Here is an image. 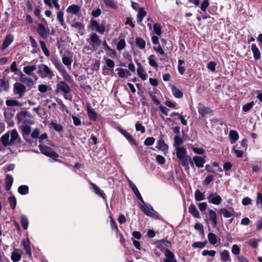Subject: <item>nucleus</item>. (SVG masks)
Instances as JSON below:
<instances>
[{
    "label": "nucleus",
    "instance_id": "obj_15",
    "mask_svg": "<svg viewBox=\"0 0 262 262\" xmlns=\"http://www.w3.org/2000/svg\"><path fill=\"white\" fill-rule=\"evenodd\" d=\"M193 162L195 164V166L198 168H202L204 166V164L206 162L205 158L199 157L194 156L193 158Z\"/></svg>",
    "mask_w": 262,
    "mask_h": 262
},
{
    "label": "nucleus",
    "instance_id": "obj_53",
    "mask_svg": "<svg viewBox=\"0 0 262 262\" xmlns=\"http://www.w3.org/2000/svg\"><path fill=\"white\" fill-rule=\"evenodd\" d=\"M153 29L154 33L156 34L157 35L160 36L162 34L161 27L160 24H155L153 26Z\"/></svg>",
    "mask_w": 262,
    "mask_h": 262
},
{
    "label": "nucleus",
    "instance_id": "obj_19",
    "mask_svg": "<svg viewBox=\"0 0 262 262\" xmlns=\"http://www.w3.org/2000/svg\"><path fill=\"white\" fill-rule=\"evenodd\" d=\"M80 10V8L79 6L73 4L68 7L67 9V12L68 13L77 15L79 12Z\"/></svg>",
    "mask_w": 262,
    "mask_h": 262
},
{
    "label": "nucleus",
    "instance_id": "obj_22",
    "mask_svg": "<svg viewBox=\"0 0 262 262\" xmlns=\"http://www.w3.org/2000/svg\"><path fill=\"white\" fill-rule=\"evenodd\" d=\"M9 137L10 136L8 133H6L1 137L0 141L4 147L12 145L11 140H9Z\"/></svg>",
    "mask_w": 262,
    "mask_h": 262
},
{
    "label": "nucleus",
    "instance_id": "obj_28",
    "mask_svg": "<svg viewBox=\"0 0 262 262\" xmlns=\"http://www.w3.org/2000/svg\"><path fill=\"white\" fill-rule=\"evenodd\" d=\"M229 137L230 139V142L231 144L234 143L239 138V135L238 133L234 130H231L230 131Z\"/></svg>",
    "mask_w": 262,
    "mask_h": 262
},
{
    "label": "nucleus",
    "instance_id": "obj_52",
    "mask_svg": "<svg viewBox=\"0 0 262 262\" xmlns=\"http://www.w3.org/2000/svg\"><path fill=\"white\" fill-rule=\"evenodd\" d=\"M21 224L24 229L26 230L28 227V220L27 216L25 215H23L21 216Z\"/></svg>",
    "mask_w": 262,
    "mask_h": 262
},
{
    "label": "nucleus",
    "instance_id": "obj_13",
    "mask_svg": "<svg viewBox=\"0 0 262 262\" xmlns=\"http://www.w3.org/2000/svg\"><path fill=\"white\" fill-rule=\"evenodd\" d=\"M137 64L138 66L137 69L138 75L142 80H145L147 78V75L144 73L145 71L144 68L142 67L141 63L139 62H137Z\"/></svg>",
    "mask_w": 262,
    "mask_h": 262
},
{
    "label": "nucleus",
    "instance_id": "obj_27",
    "mask_svg": "<svg viewBox=\"0 0 262 262\" xmlns=\"http://www.w3.org/2000/svg\"><path fill=\"white\" fill-rule=\"evenodd\" d=\"M118 72V75L120 78L127 77L130 75V73L127 69H124L122 68H118L116 69Z\"/></svg>",
    "mask_w": 262,
    "mask_h": 262
},
{
    "label": "nucleus",
    "instance_id": "obj_23",
    "mask_svg": "<svg viewBox=\"0 0 262 262\" xmlns=\"http://www.w3.org/2000/svg\"><path fill=\"white\" fill-rule=\"evenodd\" d=\"M72 27L77 29L78 33L81 35H83L84 34V26L83 24L79 22H76L72 24Z\"/></svg>",
    "mask_w": 262,
    "mask_h": 262
},
{
    "label": "nucleus",
    "instance_id": "obj_54",
    "mask_svg": "<svg viewBox=\"0 0 262 262\" xmlns=\"http://www.w3.org/2000/svg\"><path fill=\"white\" fill-rule=\"evenodd\" d=\"M103 3L108 7L113 9H117V5L116 3L113 0H103Z\"/></svg>",
    "mask_w": 262,
    "mask_h": 262
},
{
    "label": "nucleus",
    "instance_id": "obj_17",
    "mask_svg": "<svg viewBox=\"0 0 262 262\" xmlns=\"http://www.w3.org/2000/svg\"><path fill=\"white\" fill-rule=\"evenodd\" d=\"M176 156L179 160H182L185 158L187 151L186 149L184 147H180L176 148Z\"/></svg>",
    "mask_w": 262,
    "mask_h": 262
},
{
    "label": "nucleus",
    "instance_id": "obj_16",
    "mask_svg": "<svg viewBox=\"0 0 262 262\" xmlns=\"http://www.w3.org/2000/svg\"><path fill=\"white\" fill-rule=\"evenodd\" d=\"M198 112L202 117H203L206 114L211 113L212 110L210 108L205 106L203 104L199 103Z\"/></svg>",
    "mask_w": 262,
    "mask_h": 262
},
{
    "label": "nucleus",
    "instance_id": "obj_29",
    "mask_svg": "<svg viewBox=\"0 0 262 262\" xmlns=\"http://www.w3.org/2000/svg\"><path fill=\"white\" fill-rule=\"evenodd\" d=\"M251 50L253 54L254 58L255 60L259 59L260 58V53L255 44L253 43L252 45Z\"/></svg>",
    "mask_w": 262,
    "mask_h": 262
},
{
    "label": "nucleus",
    "instance_id": "obj_32",
    "mask_svg": "<svg viewBox=\"0 0 262 262\" xmlns=\"http://www.w3.org/2000/svg\"><path fill=\"white\" fill-rule=\"evenodd\" d=\"M13 40V35L9 34L6 36L3 43V49L7 48L12 42Z\"/></svg>",
    "mask_w": 262,
    "mask_h": 262
},
{
    "label": "nucleus",
    "instance_id": "obj_8",
    "mask_svg": "<svg viewBox=\"0 0 262 262\" xmlns=\"http://www.w3.org/2000/svg\"><path fill=\"white\" fill-rule=\"evenodd\" d=\"M140 208L143 212L147 216L151 217L156 218L157 217L156 214L153 212V208L150 205H140Z\"/></svg>",
    "mask_w": 262,
    "mask_h": 262
},
{
    "label": "nucleus",
    "instance_id": "obj_36",
    "mask_svg": "<svg viewBox=\"0 0 262 262\" xmlns=\"http://www.w3.org/2000/svg\"><path fill=\"white\" fill-rule=\"evenodd\" d=\"M52 62L55 66V67L58 69V70L60 72L65 68L61 64V62L59 60L56 58H53L51 59Z\"/></svg>",
    "mask_w": 262,
    "mask_h": 262
},
{
    "label": "nucleus",
    "instance_id": "obj_14",
    "mask_svg": "<svg viewBox=\"0 0 262 262\" xmlns=\"http://www.w3.org/2000/svg\"><path fill=\"white\" fill-rule=\"evenodd\" d=\"M213 195V193H211L208 196L209 202L216 205L220 204L222 201V198L219 195L212 197Z\"/></svg>",
    "mask_w": 262,
    "mask_h": 262
},
{
    "label": "nucleus",
    "instance_id": "obj_21",
    "mask_svg": "<svg viewBox=\"0 0 262 262\" xmlns=\"http://www.w3.org/2000/svg\"><path fill=\"white\" fill-rule=\"evenodd\" d=\"M13 183V178L10 174H7L6 175L5 179V189L7 191L10 190L11 186Z\"/></svg>",
    "mask_w": 262,
    "mask_h": 262
},
{
    "label": "nucleus",
    "instance_id": "obj_26",
    "mask_svg": "<svg viewBox=\"0 0 262 262\" xmlns=\"http://www.w3.org/2000/svg\"><path fill=\"white\" fill-rule=\"evenodd\" d=\"M189 212L194 217L199 218L200 217V213L194 204L191 203L188 208Z\"/></svg>",
    "mask_w": 262,
    "mask_h": 262
},
{
    "label": "nucleus",
    "instance_id": "obj_55",
    "mask_svg": "<svg viewBox=\"0 0 262 262\" xmlns=\"http://www.w3.org/2000/svg\"><path fill=\"white\" fill-rule=\"evenodd\" d=\"M207 243V241H205L203 242H194V243L192 244V246L193 248H199L202 249L205 247Z\"/></svg>",
    "mask_w": 262,
    "mask_h": 262
},
{
    "label": "nucleus",
    "instance_id": "obj_24",
    "mask_svg": "<svg viewBox=\"0 0 262 262\" xmlns=\"http://www.w3.org/2000/svg\"><path fill=\"white\" fill-rule=\"evenodd\" d=\"M156 148L159 150L165 151H167L168 146L165 143L164 140L161 138L158 141Z\"/></svg>",
    "mask_w": 262,
    "mask_h": 262
},
{
    "label": "nucleus",
    "instance_id": "obj_7",
    "mask_svg": "<svg viewBox=\"0 0 262 262\" xmlns=\"http://www.w3.org/2000/svg\"><path fill=\"white\" fill-rule=\"evenodd\" d=\"M37 31L40 37L45 39L49 35L50 30L46 28L43 24H39L37 26Z\"/></svg>",
    "mask_w": 262,
    "mask_h": 262
},
{
    "label": "nucleus",
    "instance_id": "obj_20",
    "mask_svg": "<svg viewBox=\"0 0 262 262\" xmlns=\"http://www.w3.org/2000/svg\"><path fill=\"white\" fill-rule=\"evenodd\" d=\"M88 116L90 120L95 121L97 119V114L94 110L92 108L90 104L86 105Z\"/></svg>",
    "mask_w": 262,
    "mask_h": 262
},
{
    "label": "nucleus",
    "instance_id": "obj_63",
    "mask_svg": "<svg viewBox=\"0 0 262 262\" xmlns=\"http://www.w3.org/2000/svg\"><path fill=\"white\" fill-rule=\"evenodd\" d=\"M254 103L253 101H251L244 105L243 107V111L244 112H247L253 106Z\"/></svg>",
    "mask_w": 262,
    "mask_h": 262
},
{
    "label": "nucleus",
    "instance_id": "obj_58",
    "mask_svg": "<svg viewBox=\"0 0 262 262\" xmlns=\"http://www.w3.org/2000/svg\"><path fill=\"white\" fill-rule=\"evenodd\" d=\"M51 126L54 130H55L56 131H57L59 133L61 132L63 130V127L60 124L52 122Z\"/></svg>",
    "mask_w": 262,
    "mask_h": 262
},
{
    "label": "nucleus",
    "instance_id": "obj_49",
    "mask_svg": "<svg viewBox=\"0 0 262 262\" xmlns=\"http://www.w3.org/2000/svg\"><path fill=\"white\" fill-rule=\"evenodd\" d=\"M39 43L45 55L47 57L49 56L50 55V52L48 50L45 42L42 40H40Z\"/></svg>",
    "mask_w": 262,
    "mask_h": 262
},
{
    "label": "nucleus",
    "instance_id": "obj_50",
    "mask_svg": "<svg viewBox=\"0 0 262 262\" xmlns=\"http://www.w3.org/2000/svg\"><path fill=\"white\" fill-rule=\"evenodd\" d=\"M0 91H7L9 89V84L4 79L0 80Z\"/></svg>",
    "mask_w": 262,
    "mask_h": 262
},
{
    "label": "nucleus",
    "instance_id": "obj_41",
    "mask_svg": "<svg viewBox=\"0 0 262 262\" xmlns=\"http://www.w3.org/2000/svg\"><path fill=\"white\" fill-rule=\"evenodd\" d=\"M136 45L140 49H144L145 48L146 42L141 37H137L136 38Z\"/></svg>",
    "mask_w": 262,
    "mask_h": 262
},
{
    "label": "nucleus",
    "instance_id": "obj_42",
    "mask_svg": "<svg viewBox=\"0 0 262 262\" xmlns=\"http://www.w3.org/2000/svg\"><path fill=\"white\" fill-rule=\"evenodd\" d=\"M91 41L93 43H94L97 46L100 45L101 42L99 36L95 33L91 34Z\"/></svg>",
    "mask_w": 262,
    "mask_h": 262
},
{
    "label": "nucleus",
    "instance_id": "obj_25",
    "mask_svg": "<svg viewBox=\"0 0 262 262\" xmlns=\"http://www.w3.org/2000/svg\"><path fill=\"white\" fill-rule=\"evenodd\" d=\"M229 210H228L226 208H224L221 209L220 212L225 217L228 218L232 216L234 212L233 209L232 208H230Z\"/></svg>",
    "mask_w": 262,
    "mask_h": 262
},
{
    "label": "nucleus",
    "instance_id": "obj_48",
    "mask_svg": "<svg viewBox=\"0 0 262 262\" xmlns=\"http://www.w3.org/2000/svg\"><path fill=\"white\" fill-rule=\"evenodd\" d=\"M194 198L196 201H202L204 199V194L198 189L194 192Z\"/></svg>",
    "mask_w": 262,
    "mask_h": 262
},
{
    "label": "nucleus",
    "instance_id": "obj_34",
    "mask_svg": "<svg viewBox=\"0 0 262 262\" xmlns=\"http://www.w3.org/2000/svg\"><path fill=\"white\" fill-rule=\"evenodd\" d=\"M18 251H19V249H15L14 251L12 252L11 259L13 262H18L21 259V254L17 252Z\"/></svg>",
    "mask_w": 262,
    "mask_h": 262
},
{
    "label": "nucleus",
    "instance_id": "obj_43",
    "mask_svg": "<svg viewBox=\"0 0 262 262\" xmlns=\"http://www.w3.org/2000/svg\"><path fill=\"white\" fill-rule=\"evenodd\" d=\"M208 238L210 244L214 245L217 243V236L214 233L209 232L208 234Z\"/></svg>",
    "mask_w": 262,
    "mask_h": 262
},
{
    "label": "nucleus",
    "instance_id": "obj_18",
    "mask_svg": "<svg viewBox=\"0 0 262 262\" xmlns=\"http://www.w3.org/2000/svg\"><path fill=\"white\" fill-rule=\"evenodd\" d=\"M10 140L12 144L15 142L20 143L21 142L18 132L15 129H12L11 132Z\"/></svg>",
    "mask_w": 262,
    "mask_h": 262
},
{
    "label": "nucleus",
    "instance_id": "obj_45",
    "mask_svg": "<svg viewBox=\"0 0 262 262\" xmlns=\"http://www.w3.org/2000/svg\"><path fill=\"white\" fill-rule=\"evenodd\" d=\"M183 140L179 136H176L174 137V144L173 146L175 148L180 147V146L183 143Z\"/></svg>",
    "mask_w": 262,
    "mask_h": 262
},
{
    "label": "nucleus",
    "instance_id": "obj_10",
    "mask_svg": "<svg viewBox=\"0 0 262 262\" xmlns=\"http://www.w3.org/2000/svg\"><path fill=\"white\" fill-rule=\"evenodd\" d=\"M119 132L124 136L130 143H132L136 146H138L137 142L130 134L122 128H120Z\"/></svg>",
    "mask_w": 262,
    "mask_h": 262
},
{
    "label": "nucleus",
    "instance_id": "obj_46",
    "mask_svg": "<svg viewBox=\"0 0 262 262\" xmlns=\"http://www.w3.org/2000/svg\"><path fill=\"white\" fill-rule=\"evenodd\" d=\"M63 77V78L66 81L71 82L73 81V79L71 76L69 74L66 70L64 69L60 72Z\"/></svg>",
    "mask_w": 262,
    "mask_h": 262
},
{
    "label": "nucleus",
    "instance_id": "obj_44",
    "mask_svg": "<svg viewBox=\"0 0 262 262\" xmlns=\"http://www.w3.org/2000/svg\"><path fill=\"white\" fill-rule=\"evenodd\" d=\"M171 90L173 96L178 98H180L183 96V93L181 91L178 89L176 86L172 85Z\"/></svg>",
    "mask_w": 262,
    "mask_h": 262
},
{
    "label": "nucleus",
    "instance_id": "obj_6",
    "mask_svg": "<svg viewBox=\"0 0 262 262\" xmlns=\"http://www.w3.org/2000/svg\"><path fill=\"white\" fill-rule=\"evenodd\" d=\"M156 245L157 248L164 252L166 249H168L167 248H169L171 246V243L166 239L157 241L156 242Z\"/></svg>",
    "mask_w": 262,
    "mask_h": 262
},
{
    "label": "nucleus",
    "instance_id": "obj_39",
    "mask_svg": "<svg viewBox=\"0 0 262 262\" xmlns=\"http://www.w3.org/2000/svg\"><path fill=\"white\" fill-rule=\"evenodd\" d=\"M90 185L96 194L98 195L100 197L104 198L103 191L100 190L96 184L90 182Z\"/></svg>",
    "mask_w": 262,
    "mask_h": 262
},
{
    "label": "nucleus",
    "instance_id": "obj_59",
    "mask_svg": "<svg viewBox=\"0 0 262 262\" xmlns=\"http://www.w3.org/2000/svg\"><path fill=\"white\" fill-rule=\"evenodd\" d=\"M136 130L137 131H140L141 133L143 134L145 132V128L142 125L139 121L137 122L135 125Z\"/></svg>",
    "mask_w": 262,
    "mask_h": 262
},
{
    "label": "nucleus",
    "instance_id": "obj_1",
    "mask_svg": "<svg viewBox=\"0 0 262 262\" xmlns=\"http://www.w3.org/2000/svg\"><path fill=\"white\" fill-rule=\"evenodd\" d=\"M37 73L42 78L48 77L49 79H52L54 76L53 72L50 68L44 64H41L38 66Z\"/></svg>",
    "mask_w": 262,
    "mask_h": 262
},
{
    "label": "nucleus",
    "instance_id": "obj_35",
    "mask_svg": "<svg viewBox=\"0 0 262 262\" xmlns=\"http://www.w3.org/2000/svg\"><path fill=\"white\" fill-rule=\"evenodd\" d=\"M64 12L62 11L59 10L57 13V19L59 21L61 26L66 28V23L64 19Z\"/></svg>",
    "mask_w": 262,
    "mask_h": 262
},
{
    "label": "nucleus",
    "instance_id": "obj_5",
    "mask_svg": "<svg viewBox=\"0 0 262 262\" xmlns=\"http://www.w3.org/2000/svg\"><path fill=\"white\" fill-rule=\"evenodd\" d=\"M91 28L93 30H95L97 32L103 34L105 31V27L104 25H100L98 21L92 19L90 21Z\"/></svg>",
    "mask_w": 262,
    "mask_h": 262
},
{
    "label": "nucleus",
    "instance_id": "obj_56",
    "mask_svg": "<svg viewBox=\"0 0 262 262\" xmlns=\"http://www.w3.org/2000/svg\"><path fill=\"white\" fill-rule=\"evenodd\" d=\"M194 229L198 230L201 234L204 236V227L202 224L196 223L194 225Z\"/></svg>",
    "mask_w": 262,
    "mask_h": 262
},
{
    "label": "nucleus",
    "instance_id": "obj_57",
    "mask_svg": "<svg viewBox=\"0 0 262 262\" xmlns=\"http://www.w3.org/2000/svg\"><path fill=\"white\" fill-rule=\"evenodd\" d=\"M126 45L125 40L124 39H121L117 45V49L119 51L123 50Z\"/></svg>",
    "mask_w": 262,
    "mask_h": 262
},
{
    "label": "nucleus",
    "instance_id": "obj_33",
    "mask_svg": "<svg viewBox=\"0 0 262 262\" xmlns=\"http://www.w3.org/2000/svg\"><path fill=\"white\" fill-rule=\"evenodd\" d=\"M181 165L185 167V169H189V163H190L192 166H193V162L191 160V158L187 157L185 159L181 160Z\"/></svg>",
    "mask_w": 262,
    "mask_h": 262
},
{
    "label": "nucleus",
    "instance_id": "obj_51",
    "mask_svg": "<svg viewBox=\"0 0 262 262\" xmlns=\"http://www.w3.org/2000/svg\"><path fill=\"white\" fill-rule=\"evenodd\" d=\"M154 55H151L148 57V62L150 66L157 69L158 67V64L154 58Z\"/></svg>",
    "mask_w": 262,
    "mask_h": 262
},
{
    "label": "nucleus",
    "instance_id": "obj_4",
    "mask_svg": "<svg viewBox=\"0 0 262 262\" xmlns=\"http://www.w3.org/2000/svg\"><path fill=\"white\" fill-rule=\"evenodd\" d=\"M56 86V93L62 92L64 94H69L72 91L70 87L63 81H60Z\"/></svg>",
    "mask_w": 262,
    "mask_h": 262
},
{
    "label": "nucleus",
    "instance_id": "obj_64",
    "mask_svg": "<svg viewBox=\"0 0 262 262\" xmlns=\"http://www.w3.org/2000/svg\"><path fill=\"white\" fill-rule=\"evenodd\" d=\"M63 63L67 66H71L73 61L72 59L70 57L64 56L62 58Z\"/></svg>",
    "mask_w": 262,
    "mask_h": 262
},
{
    "label": "nucleus",
    "instance_id": "obj_31",
    "mask_svg": "<svg viewBox=\"0 0 262 262\" xmlns=\"http://www.w3.org/2000/svg\"><path fill=\"white\" fill-rule=\"evenodd\" d=\"M36 69V65L28 66H26L23 69L24 72L29 76H32V72Z\"/></svg>",
    "mask_w": 262,
    "mask_h": 262
},
{
    "label": "nucleus",
    "instance_id": "obj_47",
    "mask_svg": "<svg viewBox=\"0 0 262 262\" xmlns=\"http://www.w3.org/2000/svg\"><path fill=\"white\" fill-rule=\"evenodd\" d=\"M18 192L21 195H25L29 193V187L27 185H21L18 188Z\"/></svg>",
    "mask_w": 262,
    "mask_h": 262
},
{
    "label": "nucleus",
    "instance_id": "obj_38",
    "mask_svg": "<svg viewBox=\"0 0 262 262\" xmlns=\"http://www.w3.org/2000/svg\"><path fill=\"white\" fill-rule=\"evenodd\" d=\"M6 104L8 106H22L23 105V103L13 99L7 100L6 101Z\"/></svg>",
    "mask_w": 262,
    "mask_h": 262
},
{
    "label": "nucleus",
    "instance_id": "obj_37",
    "mask_svg": "<svg viewBox=\"0 0 262 262\" xmlns=\"http://www.w3.org/2000/svg\"><path fill=\"white\" fill-rule=\"evenodd\" d=\"M147 13L144 10V8H140L139 9V12L137 14V21L140 23H141L143 19V18L146 15Z\"/></svg>",
    "mask_w": 262,
    "mask_h": 262
},
{
    "label": "nucleus",
    "instance_id": "obj_2",
    "mask_svg": "<svg viewBox=\"0 0 262 262\" xmlns=\"http://www.w3.org/2000/svg\"><path fill=\"white\" fill-rule=\"evenodd\" d=\"M13 92L14 95H18L19 98H22L26 92V86L20 82H16L13 85Z\"/></svg>",
    "mask_w": 262,
    "mask_h": 262
},
{
    "label": "nucleus",
    "instance_id": "obj_40",
    "mask_svg": "<svg viewBox=\"0 0 262 262\" xmlns=\"http://www.w3.org/2000/svg\"><path fill=\"white\" fill-rule=\"evenodd\" d=\"M209 215L210 220L212 221L214 226L216 227L217 224V217H216V213L213 210L209 209Z\"/></svg>",
    "mask_w": 262,
    "mask_h": 262
},
{
    "label": "nucleus",
    "instance_id": "obj_3",
    "mask_svg": "<svg viewBox=\"0 0 262 262\" xmlns=\"http://www.w3.org/2000/svg\"><path fill=\"white\" fill-rule=\"evenodd\" d=\"M39 147L41 152L48 157L52 158H57L59 157V155L54 151L53 149L49 146L40 144Z\"/></svg>",
    "mask_w": 262,
    "mask_h": 262
},
{
    "label": "nucleus",
    "instance_id": "obj_62",
    "mask_svg": "<svg viewBox=\"0 0 262 262\" xmlns=\"http://www.w3.org/2000/svg\"><path fill=\"white\" fill-rule=\"evenodd\" d=\"M155 139L154 137H147L145 139L144 144L146 146H150L154 144Z\"/></svg>",
    "mask_w": 262,
    "mask_h": 262
},
{
    "label": "nucleus",
    "instance_id": "obj_12",
    "mask_svg": "<svg viewBox=\"0 0 262 262\" xmlns=\"http://www.w3.org/2000/svg\"><path fill=\"white\" fill-rule=\"evenodd\" d=\"M165 258L164 262H177L174 254L169 249H166L164 251Z\"/></svg>",
    "mask_w": 262,
    "mask_h": 262
},
{
    "label": "nucleus",
    "instance_id": "obj_11",
    "mask_svg": "<svg viewBox=\"0 0 262 262\" xmlns=\"http://www.w3.org/2000/svg\"><path fill=\"white\" fill-rule=\"evenodd\" d=\"M21 244L25 251V254H27L29 258H32V255L29 241L28 239H23L21 242Z\"/></svg>",
    "mask_w": 262,
    "mask_h": 262
},
{
    "label": "nucleus",
    "instance_id": "obj_30",
    "mask_svg": "<svg viewBox=\"0 0 262 262\" xmlns=\"http://www.w3.org/2000/svg\"><path fill=\"white\" fill-rule=\"evenodd\" d=\"M221 259L224 262L231 261V258L230 257L229 252L227 250H224L221 253Z\"/></svg>",
    "mask_w": 262,
    "mask_h": 262
},
{
    "label": "nucleus",
    "instance_id": "obj_61",
    "mask_svg": "<svg viewBox=\"0 0 262 262\" xmlns=\"http://www.w3.org/2000/svg\"><path fill=\"white\" fill-rule=\"evenodd\" d=\"M209 5V2L208 0H203V2L200 6V9L203 12H206Z\"/></svg>",
    "mask_w": 262,
    "mask_h": 262
},
{
    "label": "nucleus",
    "instance_id": "obj_60",
    "mask_svg": "<svg viewBox=\"0 0 262 262\" xmlns=\"http://www.w3.org/2000/svg\"><path fill=\"white\" fill-rule=\"evenodd\" d=\"M8 200L10 207L12 209H14L15 208L16 205V199L14 196H12L9 197Z\"/></svg>",
    "mask_w": 262,
    "mask_h": 262
},
{
    "label": "nucleus",
    "instance_id": "obj_9",
    "mask_svg": "<svg viewBox=\"0 0 262 262\" xmlns=\"http://www.w3.org/2000/svg\"><path fill=\"white\" fill-rule=\"evenodd\" d=\"M19 80L20 83L26 84L28 86L31 87L33 86L34 82L31 78L27 77L25 74H23L21 71L19 73Z\"/></svg>",
    "mask_w": 262,
    "mask_h": 262
}]
</instances>
